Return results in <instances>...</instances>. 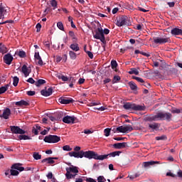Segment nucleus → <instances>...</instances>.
<instances>
[{"label": "nucleus", "mask_w": 182, "mask_h": 182, "mask_svg": "<svg viewBox=\"0 0 182 182\" xmlns=\"http://www.w3.org/2000/svg\"><path fill=\"white\" fill-rule=\"evenodd\" d=\"M68 155L70 156H73L74 158L76 159H82L83 156H85V158L88 159H96V160H104L105 158H107V156H102L100 155L99 156L97 153L95 152V151H92V150H88V151H83L81 150L80 151V152H69Z\"/></svg>", "instance_id": "1"}, {"label": "nucleus", "mask_w": 182, "mask_h": 182, "mask_svg": "<svg viewBox=\"0 0 182 182\" xmlns=\"http://www.w3.org/2000/svg\"><path fill=\"white\" fill-rule=\"evenodd\" d=\"M110 33V31L108 28H103L102 27H98L97 30L92 32L93 37L95 39L100 40L102 43H105V34L107 35Z\"/></svg>", "instance_id": "2"}, {"label": "nucleus", "mask_w": 182, "mask_h": 182, "mask_svg": "<svg viewBox=\"0 0 182 182\" xmlns=\"http://www.w3.org/2000/svg\"><path fill=\"white\" fill-rule=\"evenodd\" d=\"M70 167H66L65 171V177L68 180L75 179L77 173H79V168L77 166H75L71 164H69Z\"/></svg>", "instance_id": "3"}, {"label": "nucleus", "mask_w": 182, "mask_h": 182, "mask_svg": "<svg viewBox=\"0 0 182 182\" xmlns=\"http://www.w3.org/2000/svg\"><path fill=\"white\" fill-rule=\"evenodd\" d=\"M123 108L127 110H137L139 112H144L146 109V107L144 105H139L131 102H126L124 104Z\"/></svg>", "instance_id": "4"}, {"label": "nucleus", "mask_w": 182, "mask_h": 182, "mask_svg": "<svg viewBox=\"0 0 182 182\" xmlns=\"http://www.w3.org/2000/svg\"><path fill=\"white\" fill-rule=\"evenodd\" d=\"M158 121L159 120H166V122H170L172 120L173 114L169 112H159Z\"/></svg>", "instance_id": "5"}, {"label": "nucleus", "mask_w": 182, "mask_h": 182, "mask_svg": "<svg viewBox=\"0 0 182 182\" xmlns=\"http://www.w3.org/2000/svg\"><path fill=\"white\" fill-rule=\"evenodd\" d=\"M60 140H61V138L57 135L46 136L44 139V141L48 142V144H56Z\"/></svg>", "instance_id": "6"}, {"label": "nucleus", "mask_w": 182, "mask_h": 182, "mask_svg": "<svg viewBox=\"0 0 182 182\" xmlns=\"http://www.w3.org/2000/svg\"><path fill=\"white\" fill-rule=\"evenodd\" d=\"M153 40L155 44L159 45H163L171 42V38L167 37H154Z\"/></svg>", "instance_id": "7"}, {"label": "nucleus", "mask_w": 182, "mask_h": 182, "mask_svg": "<svg viewBox=\"0 0 182 182\" xmlns=\"http://www.w3.org/2000/svg\"><path fill=\"white\" fill-rule=\"evenodd\" d=\"M129 25L130 23L127 16H122L117 20V26L119 27Z\"/></svg>", "instance_id": "8"}, {"label": "nucleus", "mask_w": 182, "mask_h": 182, "mask_svg": "<svg viewBox=\"0 0 182 182\" xmlns=\"http://www.w3.org/2000/svg\"><path fill=\"white\" fill-rule=\"evenodd\" d=\"M11 132L12 134H21L18 136V140H23V129H21L19 127L16 126H11Z\"/></svg>", "instance_id": "9"}, {"label": "nucleus", "mask_w": 182, "mask_h": 182, "mask_svg": "<svg viewBox=\"0 0 182 182\" xmlns=\"http://www.w3.org/2000/svg\"><path fill=\"white\" fill-rule=\"evenodd\" d=\"M160 162L158 161H149L148 162H143L142 166L144 168L148 169L150 168L151 166L154 165H159Z\"/></svg>", "instance_id": "10"}, {"label": "nucleus", "mask_w": 182, "mask_h": 182, "mask_svg": "<svg viewBox=\"0 0 182 182\" xmlns=\"http://www.w3.org/2000/svg\"><path fill=\"white\" fill-rule=\"evenodd\" d=\"M76 119H77L76 117L65 116L63 118V122L65 124H74Z\"/></svg>", "instance_id": "11"}, {"label": "nucleus", "mask_w": 182, "mask_h": 182, "mask_svg": "<svg viewBox=\"0 0 182 182\" xmlns=\"http://www.w3.org/2000/svg\"><path fill=\"white\" fill-rule=\"evenodd\" d=\"M4 63L6 65H11L12 63V60H14V57L11 55V54L8 53L4 55L3 58Z\"/></svg>", "instance_id": "12"}, {"label": "nucleus", "mask_w": 182, "mask_h": 182, "mask_svg": "<svg viewBox=\"0 0 182 182\" xmlns=\"http://www.w3.org/2000/svg\"><path fill=\"white\" fill-rule=\"evenodd\" d=\"M53 88L49 87L48 90H41V94L43 97H50V95H53Z\"/></svg>", "instance_id": "13"}, {"label": "nucleus", "mask_w": 182, "mask_h": 182, "mask_svg": "<svg viewBox=\"0 0 182 182\" xmlns=\"http://www.w3.org/2000/svg\"><path fill=\"white\" fill-rule=\"evenodd\" d=\"M58 101L60 104H63V105H70L74 102V100L72 98L66 99L64 97H60V98L58 100Z\"/></svg>", "instance_id": "14"}, {"label": "nucleus", "mask_w": 182, "mask_h": 182, "mask_svg": "<svg viewBox=\"0 0 182 182\" xmlns=\"http://www.w3.org/2000/svg\"><path fill=\"white\" fill-rule=\"evenodd\" d=\"M21 166H23L22 164L16 163V164H14L11 168V169L17 170V171H19L20 172H21L23 171V167H22Z\"/></svg>", "instance_id": "15"}, {"label": "nucleus", "mask_w": 182, "mask_h": 182, "mask_svg": "<svg viewBox=\"0 0 182 182\" xmlns=\"http://www.w3.org/2000/svg\"><path fill=\"white\" fill-rule=\"evenodd\" d=\"M127 146V142L114 143V144L113 145V147L117 149H121L126 148Z\"/></svg>", "instance_id": "16"}, {"label": "nucleus", "mask_w": 182, "mask_h": 182, "mask_svg": "<svg viewBox=\"0 0 182 182\" xmlns=\"http://www.w3.org/2000/svg\"><path fill=\"white\" fill-rule=\"evenodd\" d=\"M10 114H11L10 109L6 108L3 111L2 115H1V117H3L4 119H8Z\"/></svg>", "instance_id": "17"}, {"label": "nucleus", "mask_w": 182, "mask_h": 182, "mask_svg": "<svg viewBox=\"0 0 182 182\" xmlns=\"http://www.w3.org/2000/svg\"><path fill=\"white\" fill-rule=\"evenodd\" d=\"M160 126V124L154 122L152 124H149V129H151L152 131H158Z\"/></svg>", "instance_id": "18"}, {"label": "nucleus", "mask_w": 182, "mask_h": 182, "mask_svg": "<svg viewBox=\"0 0 182 182\" xmlns=\"http://www.w3.org/2000/svg\"><path fill=\"white\" fill-rule=\"evenodd\" d=\"M41 163H43V164L47 163V164H49L50 165H53V164L55 163V161H54V158L48 157V158H45L44 159H43L41 161Z\"/></svg>", "instance_id": "19"}, {"label": "nucleus", "mask_w": 182, "mask_h": 182, "mask_svg": "<svg viewBox=\"0 0 182 182\" xmlns=\"http://www.w3.org/2000/svg\"><path fill=\"white\" fill-rule=\"evenodd\" d=\"M31 73V68L27 67V65H26V64H24L23 65V75L25 77H28L29 76L30 73Z\"/></svg>", "instance_id": "20"}, {"label": "nucleus", "mask_w": 182, "mask_h": 182, "mask_svg": "<svg viewBox=\"0 0 182 182\" xmlns=\"http://www.w3.org/2000/svg\"><path fill=\"white\" fill-rule=\"evenodd\" d=\"M121 151H114V152H111L109 154H108L107 155H102V156H106V157L105 158V159H108V156L111 157L112 156L113 158H114V156H119V154H121Z\"/></svg>", "instance_id": "21"}, {"label": "nucleus", "mask_w": 182, "mask_h": 182, "mask_svg": "<svg viewBox=\"0 0 182 182\" xmlns=\"http://www.w3.org/2000/svg\"><path fill=\"white\" fill-rule=\"evenodd\" d=\"M132 131H133V127L130 124L122 127V133H129V132Z\"/></svg>", "instance_id": "22"}, {"label": "nucleus", "mask_w": 182, "mask_h": 182, "mask_svg": "<svg viewBox=\"0 0 182 182\" xmlns=\"http://www.w3.org/2000/svg\"><path fill=\"white\" fill-rule=\"evenodd\" d=\"M173 35H182V28H174L171 31Z\"/></svg>", "instance_id": "23"}, {"label": "nucleus", "mask_w": 182, "mask_h": 182, "mask_svg": "<svg viewBox=\"0 0 182 182\" xmlns=\"http://www.w3.org/2000/svg\"><path fill=\"white\" fill-rule=\"evenodd\" d=\"M147 122H158V113L156 114H154V116L148 117H146Z\"/></svg>", "instance_id": "24"}, {"label": "nucleus", "mask_w": 182, "mask_h": 182, "mask_svg": "<svg viewBox=\"0 0 182 182\" xmlns=\"http://www.w3.org/2000/svg\"><path fill=\"white\" fill-rule=\"evenodd\" d=\"M117 66H118V63L116 62L115 60H111V68L114 70V72H117Z\"/></svg>", "instance_id": "25"}, {"label": "nucleus", "mask_w": 182, "mask_h": 182, "mask_svg": "<svg viewBox=\"0 0 182 182\" xmlns=\"http://www.w3.org/2000/svg\"><path fill=\"white\" fill-rule=\"evenodd\" d=\"M70 48L72 49V50L75 52H77L80 50L79 44H77V43L71 44Z\"/></svg>", "instance_id": "26"}, {"label": "nucleus", "mask_w": 182, "mask_h": 182, "mask_svg": "<svg viewBox=\"0 0 182 182\" xmlns=\"http://www.w3.org/2000/svg\"><path fill=\"white\" fill-rule=\"evenodd\" d=\"M128 85H129V87L131 88V90H137L138 87L134 82L130 81L128 82Z\"/></svg>", "instance_id": "27"}, {"label": "nucleus", "mask_w": 182, "mask_h": 182, "mask_svg": "<svg viewBox=\"0 0 182 182\" xmlns=\"http://www.w3.org/2000/svg\"><path fill=\"white\" fill-rule=\"evenodd\" d=\"M9 87H10L9 84H7L3 87H0V95L5 93Z\"/></svg>", "instance_id": "28"}, {"label": "nucleus", "mask_w": 182, "mask_h": 182, "mask_svg": "<svg viewBox=\"0 0 182 182\" xmlns=\"http://www.w3.org/2000/svg\"><path fill=\"white\" fill-rule=\"evenodd\" d=\"M46 83V80H38L35 82V85L37 87H39L42 86V85H44Z\"/></svg>", "instance_id": "29"}, {"label": "nucleus", "mask_w": 182, "mask_h": 182, "mask_svg": "<svg viewBox=\"0 0 182 182\" xmlns=\"http://www.w3.org/2000/svg\"><path fill=\"white\" fill-rule=\"evenodd\" d=\"M14 105H15V107L16 108H22L23 107V100H21L19 102H14Z\"/></svg>", "instance_id": "30"}, {"label": "nucleus", "mask_w": 182, "mask_h": 182, "mask_svg": "<svg viewBox=\"0 0 182 182\" xmlns=\"http://www.w3.org/2000/svg\"><path fill=\"white\" fill-rule=\"evenodd\" d=\"M128 73H129V74H135V75H139V71L137 70L136 68H132Z\"/></svg>", "instance_id": "31"}, {"label": "nucleus", "mask_w": 182, "mask_h": 182, "mask_svg": "<svg viewBox=\"0 0 182 182\" xmlns=\"http://www.w3.org/2000/svg\"><path fill=\"white\" fill-rule=\"evenodd\" d=\"M33 157L36 160H40L42 159V155H41L38 152H33Z\"/></svg>", "instance_id": "32"}, {"label": "nucleus", "mask_w": 182, "mask_h": 182, "mask_svg": "<svg viewBox=\"0 0 182 182\" xmlns=\"http://www.w3.org/2000/svg\"><path fill=\"white\" fill-rule=\"evenodd\" d=\"M6 12V10L2 6H0V19H3L4 16V13Z\"/></svg>", "instance_id": "33"}, {"label": "nucleus", "mask_w": 182, "mask_h": 182, "mask_svg": "<svg viewBox=\"0 0 182 182\" xmlns=\"http://www.w3.org/2000/svg\"><path fill=\"white\" fill-rule=\"evenodd\" d=\"M63 116V112L56 113L55 114L56 122H59L60 120H61Z\"/></svg>", "instance_id": "34"}, {"label": "nucleus", "mask_w": 182, "mask_h": 182, "mask_svg": "<svg viewBox=\"0 0 182 182\" xmlns=\"http://www.w3.org/2000/svg\"><path fill=\"white\" fill-rule=\"evenodd\" d=\"M120 80H121V77H119V75H114L112 82V84H115V83H117L118 81H120Z\"/></svg>", "instance_id": "35"}, {"label": "nucleus", "mask_w": 182, "mask_h": 182, "mask_svg": "<svg viewBox=\"0 0 182 182\" xmlns=\"http://www.w3.org/2000/svg\"><path fill=\"white\" fill-rule=\"evenodd\" d=\"M19 174L18 171H16L15 169H11L10 170V176H17Z\"/></svg>", "instance_id": "36"}, {"label": "nucleus", "mask_w": 182, "mask_h": 182, "mask_svg": "<svg viewBox=\"0 0 182 182\" xmlns=\"http://www.w3.org/2000/svg\"><path fill=\"white\" fill-rule=\"evenodd\" d=\"M69 55L72 60H76V58H77L76 53L73 51H69Z\"/></svg>", "instance_id": "37"}, {"label": "nucleus", "mask_w": 182, "mask_h": 182, "mask_svg": "<svg viewBox=\"0 0 182 182\" xmlns=\"http://www.w3.org/2000/svg\"><path fill=\"white\" fill-rule=\"evenodd\" d=\"M156 141H165L167 140V137L166 135H162V136H158L156 137Z\"/></svg>", "instance_id": "38"}, {"label": "nucleus", "mask_w": 182, "mask_h": 182, "mask_svg": "<svg viewBox=\"0 0 182 182\" xmlns=\"http://www.w3.org/2000/svg\"><path fill=\"white\" fill-rule=\"evenodd\" d=\"M132 79L136 80V81H138V82L144 83V80L141 77H136L135 75H133Z\"/></svg>", "instance_id": "39"}, {"label": "nucleus", "mask_w": 182, "mask_h": 182, "mask_svg": "<svg viewBox=\"0 0 182 182\" xmlns=\"http://www.w3.org/2000/svg\"><path fill=\"white\" fill-rule=\"evenodd\" d=\"M57 27L61 31H65V27L62 21H58V23H57Z\"/></svg>", "instance_id": "40"}, {"label": "nucleus", "mask_w": 182, "mask_h": 182, "mask_svg": "<svg viewBox=\"0 0 182 182\" xmlns=\"http://www.w3.org/2000/svg\"><path fill=\"white\" fill-rule=\"evenodd\" d=\"M171 112L175 114H180V113L181 112V110L180 109H176V107H173L172 109H171Z\"/></svg>", "instance_id": "41"}, {"label": "nucleus", "mask_w": 182, "mask_h": 182, "mask_svg": "<svg viewBox=\"0 0 182 182\" xmlns=\"http://www.w3.org/2000/svg\"><path fill=\"white\" fill-rule=\"evenodd\" d=\"M63 150L65 151H73V149L70 148V145H65L63 146Z\"/></svg>", "instance_id": "42"}, {"label": "nucleus", "mask_w": 182, "mask_h": 182, "mask_svg": "<svg viewBox=\"0 0 182 182\" xmlns=\"http://www.w3.org/2000/svg\"><path fill=\"white\" fill-rule=\"evenodd\" d=\"M110 131H111V129H109V128L105 129V131H104L105 136H107V137L109 136H110Z\"/></svg>", "instance_id": "43"}, {"label": "nucleus", "mask_w": 182, "mask_h": 182, "mask_svg": "<svg viewBox=\"0 0 182 182\" xmlns=\"http://www.w3.org/2000/svg\"><path fill=\"white\" fill-rule=\"evenodd\" d=\"M18 82H19L18 77H14V81H13V85H14V87H17V85H18Z\"/></svg>", "instance_id": "44"}, {"label": "nucleus", "mask_w": 182, "mask_h": 182, "mask_svg": "<svg viewBox=\"0 0 182 182\" xmlns=\"http://www.w3.org/2000/svg\"><path fill=\"white\" fill-rule=\"evenodd\" d=\"M51 6L53 7V9H56L58 8V2L56 0H51Z\"/></svg>", "instance_id": "45"}, {"label": "nucleus", "mask_w": 182, "mask_h": 182, "mask_svg": "<svg viewBox=\"0 0 182 182\" xmlns=\"http://www.w3.org/2000/svg\"><path fill=\"white\" fill-rule=\"evenodd\" d=\"M58 78L60 80H62L63 81H68V80H69V78L68 77H65V75H58Z\"/></svg>", "instance_id": "46"}, {"label": "nucleus", "mask_w": 182, "mask_h": 182, "mask_svg": "<svg viewBox=\"0 0 182 182\" xmlns=\"http://www.w3.org/2000/svg\"><path fill=\"white\" fill-rule=\"evenodd\" d=\"M32 132L35 134V136H38V129H37V124H36L35 127H33Z\"/></svg>", "instance_id": "47"}, {"label": "nucleus", "mask_w": 182, "mask_h": 182, "mask_svg": "<svg viewBox=\"0 0 182 182\" xmlns=\"http://www.w3.org/2000/svg\"><path fill=\"white\" fill-rule=\"evenodd\" d=\"M15 54L19 55L21 58H23V50H17L15 52Z\"/></svg>", "instance_id": "48"}, {"label": "nucleus", "mask_w": 182, "mask_h": 182, "mask_svg": "<svg viewBox=\"0 0 182 182\" xmlns=\"http://www.w3.org/2000/svg\"><path fill=\"white\" fill-rule=\"evenodd\" d=\"M82 150H81V147L79 146H77L74 148V151H71V152H80Z\"/></svg>", "instance_id": "49"}, {"label": "nucleus", "mask_w": 182, "mask_h": 182, "mask_svg": "<svg viewBox=\"0 0 182 182\" xmlns=\"http://www.w3.org/2000/svg\"><path fill=\"white\" fill-rule=\"evenodd\" d=\"M41 28H42V25L40 23H37L36 24V32L39 33L41 31Z\"/></svg>", "instance_id": "50"}, {"label": "nucleus", "mask_w": 182, "mask_h": 182, "mask_svg": "<svg viewBox=\"0 0 182 182\" xmlns=\"http://www.w3.org/2000/svg\"><path fill=\"white\" fill-rule=\"evenodd\" d=\"M26 81H27V82H28V83L35 84V85H36V81L33 80V77H29V78L28 79V80H26Z\"/></svg>", "instance_id": "51"}, {"label": "nucleus", "mask_w": 182, "mask_h": 182, "mask_svg": "<svg viewBox=\"0 0 182 182\" xmlns=\"http://www.w3.org/2000/svg\"><path fill=\"white\" fill-rule=\"evenodd\" d=\"M26 94L29 95V97H33L36 95V91H28Z\"/></svg>", "instance_id": "52"}, {"label": "nucleus", "mask_w": 182, "mask_h": 182, "mask_svg": "<svg viewBox=\"0 0 182 182\" xmlns=\"http://www.w3.org/2000/svg\"><path fill=\"white\" fill-rule=\"evenodd\" d=\"M106 181V179L105 178L104 176H99L97 178V181L98 182H105Z\"/></svg>", "instance_id": "53"}, {"label": "nucleus", "mask_w": 182, "mask_h": 182, "mask_svg": "<svg viewBox=\"0 0 182 182\" xmlns=\"http://www.w3.org/2000/svg\"><path fill=\"white\" fill-rule=\"evenodd\" d=\"M6 47L2 44L0 43V52L4 53L5 51Z\"/></svg>", "instance_id": "54"}, {"label": "nucleus", "mask_w": 182, "mask_h": 182, "mask_svg": "<svg viewBox=\"0 0 182 182\" xmlns=\"http://www.w3.org/2000/svg\"><path fill=\"white\" fill-rule=\"evenodd\" d=\"M40 53L38 52L35 53L34 58L38 60V59H40Z\"/></svg>", "instance_id": "55"}, {"label": "nucleus", "mask_w": 182, "mask_h": 182, "mask_svg": "<svg viewBox=\"0 0 182 182\" xmlns=\"http://www.w3.org/2000/svg\"><path fill=\"white\" fill-rule=\"evenodd\" d=\"M87 54L88 55V57H89L90 59H93V58H94L93 53H92V52H90V51H87Z\"/></svg>", "instance_id": "56"}, {"label": "nucleus", "mask_w": 182, "mask_h": 182, "mask_svg": "<svg viewBox=\"0 0 182 182\" xmlns=\"http://www.w3.org/2000/svg\"><path fill=\"white\" fill-rule=\"evenodd\" d=\"M69 36L73 38V39H76L75 32L73 31H69Z\"/></svg>", "instance_id": "57"}, {"label": "nucleus", "mask_w": 182, "mask_h": 182, "mask_svg": "<svg viewBox=\"0 0 182 182\" xmlns=\"http://www.w3.org/2000/svg\"><path fill=\"white\" fill-rule=\"evenodd\" d=\"M38 65H40V66L43 65V60H42L41 57L39 58V59L38 60Z\"/></svg>", "instance_id": "58"}, {"label": "nucleus", "mask_w": 182, "mask_h": 182, "mask_svg": "<svg viewBox=\"0 0 182 182\" xmlns=\"http://www.w3.org/2000/svg\"><path fill=\"white\" fill-rule=\"evenodd\" d=\"M117 131L119 132V133H123V125H121V127H117Z\"/></svg>", "instance_id": "59"}, {"label": "nucleus", "mask_w": 182, "mask_h": 182, "mask_svg": "<svg viewBox=\"0 0 182 182\" xmlns=\"http://www.w3.org/2000/svg\"><path fill=\"white\" fill-rule=\"evenodd\" d=\"M85 181H87V182H97V181H95V179H94V178H87L85 179Z\"/></svg>", "instance_id": "60"}, {"label": "nucleus", "mask_w": 182, "mask_h": 182, "mask_svg": "<svg viewBox=\"0 0 182 182\" xmlns=\"http://www.w3.org/2000/svg\"><path fill=\"white\" fill-rule=\"evenodd\" d=\"M101 105V102H92L90 104V106H96V105Z\"/></svg>", "instance_id": "61"}, {"label": "nucleus", "mask_w": 182, "mask_h": 182, "mask_svg": "<svg viewBox=\"0 0 182 182\" xmlns=\"http://www.w3.org/2000/svg\"><path fill=\"white\" fill-rule=\"evenodd\" d=\"M143 86H144L147 88H150L151 87V84H149V82H143Z\"/></svg>", "instance_id": "62"}, {"label": "nucleus", "mask_w": 182, "mask_h": 182, "mask_svg": "<svg viewBox=\"0 0 182 182\" xmlns=\"http://www.w3.org/2000/svg\"><path fill=\"white\" fill-rule=\"evenodd\" d=\"M83 133H85V134H92L93 132L91 130L85 129V130H84Z\"/></svg>", "instance_id": "63"}, {"label": "nucleus", "mask_w": 182, "mask_h": 182, "mask_svg": "<svg viewBox=\"0 0 182 182\" xmlns=\"http://www.w3.org/2000/svg\"><path fill=\"white\" fill-rule=\"evenodd\" d=\"M82 178H85V177L75 178V182H82L83 181Z\"/></svg>", "instance_id": "64"}]
</instances>
